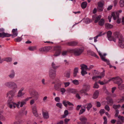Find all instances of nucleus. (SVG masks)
<instances>
[{
  "instance_id": "c03bdc74",
  "label": "nucleus",
  "mask_w": 124,
  "mask_h": 124,
  "mask_svg": "<svg viewBox=\"0 0 124 124\" xmlns=\"http://www.w3.org/2000/svg\"><path fill=\"white\" fill-rule=\"evenodd\" d=\"M118 102L120 103H121L124 101V97L123 96L121 99H118Z\"/></svg>"
},
{
  "instance_id": "f8f14e48",
  "label": "nucleus",
  "mask_w": 124,
  "mask_h": 124,
  "mask_svg": "<svg viewBox=\"0 0 124 124\" xmlns=\"http://www.w3.org/2000/svg\"><path fill=\"white\" fill-rule=\"evenodd\" d=\"M78 43L76 41H72L68 42L66 43V45L68 46H77Z\"/></svg>"
},
{
  "instance_id": "f3484780",
  "label": "nucleus",
  "mask_w": 124,
  "mask_h": 124,
  "mask_svg": "<svg viewBox=\"0 0 124 124\" xmlns=\"http://www.w3.org/2000/svg\"><path fill=\"white\" fill-rule=\"evenodd\" d=\"M61 84L60 83H58L55 85L54 86V89L56 90L59 91L61 87Z\"/></svg>"
},
{
  "instance_id": "0eeeda50",
  "label": "nucleus",
  "mask_w": 124,
  "mask_h": 124,
  "mask_svg": "<svg viewBox=\"0 0 124 124\" xmlns=\"http://www.w3.org/2000/svg\"><path fill=\"white\" fill-rule=\"evenodd\" d=\"M56 71L53 70H50L49 71V77L52 79H54L56 75Z\"/></svg>"
},
{
  "instance_id": "c85d7f7f",
  "label": "nucleus",
  "mask_w": 124,
  "mask_h": 124,
  "mask_svg": "<svg viewBox=\"0 0 124 124\" xmlns=\"http://www.w3.org/2000/svg\"><path fill=\"white\" fill-rule=\"evenodd\" d=\"M105 27L107 29L111 28L113 27L112 25L108 23H106L105 24Z\"/></svg>"
},
{
  "instance_id": "2eb2a0df",
  "label": "nucleus",
  "mask_w": 124,
  "mask_h": 124,
  "mask_svg": "<svg viewBox=\"0 0 124 124\" xmlns=\"http://www.w3.org/2000/svg\"><path fill=\"white\" fill-rule=\"evenodd\" d=\"M11 35V34H9L7 33L3 32L0 33V37L3 38L5 37H9Z\"/></svg>"
},
{
  "instance_id": "4c0bfd02",
  "label": "nucleus",
  "mask_w": 124,
  "mask_h": 124,
  "mask_svg": "<svg viewBox=\"0 0 124 124\" xmlns=\"http://www.w3.org/2000/svg\"><path fill=\"white\" fill-rule=\"evenodd\" d=\"M104 3L102 2H99L98 3V7H103Z\"/></svg>"
},
{
  "instance_id": "c9c22d12",
  "label": "nucleus",
  "mask_w": 124,
  "mask_h": 124,
  "mask_svg": "<svg viewBox=\"0 0 124 124\" xmlns=\"http://www.w3.org/2000/svg\"><path fill=\"white\" fill-rule=\"evenodd\" d=\"M26 101L25 99L23 101L20 102V107H23V105H25L26 104Z\"/></svg>"
},
{
  "instance_id": "de8ad7c7",
  "label": "nucleus",
  "mask_w": 124,
  "mask_h": 124,
  "mask_svg": "<svg viewBox=\"0 0 124 124\" xmlns=\"http://www.w3.org/2000/svg\"><path fill=\"white\" fill-rule=\"evenodd\" d=\"M109 82H108V80L106 82H105V81H104V82H103L102 81H100L99 82V83L101 85H103L105 84H107Z\"/></svg>"
},
{
  "instance_id": "bb28decb",
  "label": "nucleus",
  "mask_w": 124,
  "mask_h": 124,
  "mask_svg": "<svg viewBox=\"0 0 124 124\" xmlns=\"http://www.w3.org/2000/svg\"><path fill=\"white\" fill-rule=\"evenodd\" d=\"M78 68H76L74 69V70L73 76L74 77H76L77 75V73L78 72Z\"/></svg>"
},
{
  "instance_id": "680f3d73",
  "label": "nucleus",
  "mask_w": 124,
  "mask_h": 124,
  "mask_svg": "<svg viewBox=\"0 0 124 124\" xmlns=\"http://www.w3.org/2000/svg\"><path fill=\"white\" fill-rule=\"evenodd\" d=\"M68 52L67 51H63L62 52V55L63 56L66 55H67Z\"/></svg>"
},
{
  "instance_id": "39448f33",
  "label": "nucleus",
  "mask_w": 124,
  "mask_h": 124,
  "mask_svg": "<svg viewBox=\"0 0 124 124\" xmlns=\"http://www.w3.org/2000/svg\"><path fill=\"white\" fill-rule=\"evenodd\" d=\"M112 16L114 20H116V19H118L117 22L118 23H119L121 22L120 19H119V13L118 12H113L112 13Z\"/></svg>"
},
{
  "instance_id": "412c9836",
  "label": "nucleus",
  "mask_w": 124,
  "mask_h": 124,
  "mask_svg": "<svg viewBox=\"0 0 124 124\" xmlns=\"http://www.w3.org/2000/svg\"><path fill=\"white\" fill-rule=\"evenodd\" d=\"M107 104L110 106L112 105L114 103L113 100L111 98L108 99L107 100Z\"/></svg>"
},
{
  "instance_id": "f257e3e1",
  "label": "nucleus",
  "mask_w": 124,
  "mask_h": 124,
  "mask_svg": "<svg viewBox=\"0 0 124 124\" xmlns=\"http://www.w3.org/2000/svg\"><path fill=\"white\" fill-rule=\"evenodd\" d=\"M84 51L83 49L78 48L70 49L69 50V52L70 53H73L76 56H78L80 55Z\"/></svg>"
},
{
  "instance_id": "20e7f679",
  "label": "nucleus",
  "mask_w": 124,
  "mask_h": 124,
  "mask_svg": "<svg viewBox=\"0 0 124 124\" xmlns=\"http://www.w3.org/2000/svg\"><path fill=\"white\" fill-rule=\"evenodd\" d=\"M5 85L6 86L9 87H12L14 89L16 88L17 87L16 84L13 82H7L5 84Z\"/></svg>"
},
{
  "instance_id": "a211bd4d",
  "label": "nucleus",
  "mask_w": 124,
  "mask_h": 124,
  "mask_svg": "<svg viewBox=\"0 0 124 124\" xmlns=\"http://www.w3.org/2000/svg\"><path fill=\"white\" fill-rule=\"evenodd\" d=\"M113 35L115 37L117 38L118 39L120 37H121L122 36L119 32H114Z\"/></svg>"
},
{
  "instance_id": "58836bf2",
  "label": "nucleus",
  "mask_w": 124,
  "mask_h": 124,
  "mask_svg": "<svg viewBox=\"0 0 124 124\" xmlns=\"http://www.w3.org/2000/svg\"><path fill=\"white\" fill-rule=\"evenodd\" d=\"M108 39L110 41H113L115 42H116V39L114 38L113 36H111L110 37L108 38Z\"/></svg>"
},
{
  "instance_id": "9d476101",
  "label": "nucleus",
  "mask_w": 124,
  "mask_h": 124,
  "mask_svg": "<svg viewBox=\"0 0 124 124\" xmlns=\"http://www.w3.org/2000/svg\"><path fill=\"white\" fill-rule=\"evenodd\" d=\"M30 95L33 97V98L35 100H37L38 97V93L35 91H33L30 93Z\"/></svg>"
},
{
  "instance_id": "ea45409f",
  "label": "nucleus",
  "mask_w": 124,
  "mask_h": 124,
  "mask_svg": "<svg viewBox=\"0 0 124 124\" xmlns=\"http://www.w3.org/2000/svg\"><path fill=\"white\" fill-rule=\"evenodd\" d=\"M89 52H90L91 53L90 54L92 56L95 57H96V58L98 59L99 58V57L95 53L93 52H92L90 51H89Z\"/></svg>"
},
{
  "instance_id": "9b49d317",
  "label": "nucleus",
  "mask_w": 124,
  "mask_h": 124,
  "mask_svg": "<svg viewBox=\"0 0 124 124\" xmlns=\"http://www.w3.org/2000/svg\"><path fill=\"white\" fill-rule=\"evenodd\" d=\"M51 48L52 47L50 46H46L40 48L39 49V50L40 52H47L51 49Z\"/></svg>"
},
{
  "instance_id": "09e8293b",
  "label": "nucleus",
  "mask_w": 124,
  "mask_h": 124,
  "mask_svg": "<svg viewBox=\"0 0 124 124\" xmlns=\"http://www.w3.org/2000/svg\"><path fill=\"white\" fill-rule=\"evenodd\" d=\"M92 22V20L88 18H86V19L85 22L86 23H88Z\"/></svg>"
},
{
  "instance_id": "8fccbe9b",
  "label": "nucleus",
  "mask_w": 124,
  "mask_h": 124,
  "mask_svg": "<svg viewBox=\"0 0 124 124\" xmlns=\"http://www.w3.org/2000/svg\"><path fill=\"white\" fill-rule=\"evenodd\" d=\"M112 34V33L111 31H109L107 32V35L108 38L111 36Z\"/></svg>"
},
{
  "instance_id": "338daca9",
  "label": "nucleus",
  "mask_w": 124,
  "mask_h": 124,
  "mask_svg": "<svg viewBox=\"0 0 124 124\" xmlns=\"http://www.w3.org/2000/svg\"><path fill=\"white\" fill-rule=\"evenodd\" d=\"M99 86L97 84V83L96 82L94 84L93 87L94 88H99Z\"/></svg>"
},
{
  "instance_id": "393cba45",
  "label": "nucleus",
  "mask_w": 124,
  "mask_h": 124,
  "mask_svg": "<svg viewBox=\"0 0 124 124\" xmlns=\"http://www.w3.org/2000/svg\"><path fill=\"white\" fill-rule=\"evenodd\" d=\"M52 68L55 70L57 69L59 67V66H58L54 62L52 63Z\"/></svg>"
},
{
  "instance_id": "864d4df0",
  "label": "nucleus",
  "mask_w": 124,
  "mask_h": 124,
  "mask_svg": "<svg viewBox=\"0 0 124 124\" xmlns=\"http://www.w3.org/2000/svg\"><path fill=\"white\" fill-rule=\"evenodd\" d=\"M24 94V93H23L21 91H19L17 95L18 97H20L22 96Z\"/></svg>"
},
{
  "instance_id": "aec40b11",
  "label": "nucleus",
  "mask_w": 124,
  "mask_h": 124,
  "mask_svg": "<svg viewBox=\"0 0 124 124\" xmlns=\"http://www.w3.org/2000/svg\"><path fill=\"white\" fill-rule=\"evenodd\" d=\"M43 117L45 119H47L49 117L48 113V112H43Z\"/></svg>"
},
{
  "instance_id": "f704fd0d",
  "label": "nucleus",
  "mask_w": 124,
  "mask_h": 124,
  "mask_svg": "<svg viewBox=\"0 0 124 124\" xmlns=\"http://www.w3.org/2000/svg\"><path fill=\"white\" fill-rule=\"evenodd\" d=\"M104 23V19H101L99 22V24L101 26H103Z\"/></svg>"
},
{
  "instance_id": "ddd939ff",
  "label": "nucleus",
  "mask_w": 124,
  "mask_h": 124,
  "mask_svg": "<svg viewBox=\"0 0 124 124\" xmlns=\"http://www.w3.org/2000/svg\"><path fill=\"white\" fill-rule=\"evenodd\" d=\"M101 17V16L100 15L98 16L96 15H94L93 16L92 19L93 20H95L94 22L95 23H96L100 20Z\"/></svg>"
},
{
  "instance_id": "2f4dec72",
  "label": "nucleus",
  "mask_w": 124,
  "mask_h": 124,
  "mask_svg": "<svg viewBox=\"0 0 124 124\" xmlns=\"http://www.w3.org/2000/svg\"><path fill=\"white\" fill-rule=\"evenodd\" d=\"M120 107L121 105L120 104L118 105L114 104L113 106V108L116 110H118L117 109L119 108Z\"/></svg>"
},
{
  "instance_id": "6e6d98bb",
  "label": "nucleus",
  "mask_w": 124,
  "mask_h": 124,
  "mask_svg": "<svg viewBox=\"0 0 124 124\" xmlns=\"http://www.w3.org/2000/svg\"><path fill=\"white\" fill-rule=\"evenodd\" d=\"M14 104V103H10L9 102L8 104V106L10 108H12L13 107Z\"/></svg>"
},
{
  "instance_id": "dca6fc26",
  "label": "nucleus",
  "mask_w": 124,
  "mask_h": 124,
  "mask_svg": "<svg viewBox=\"0 0 124 124\" xmlns=\"http://www.w3.org/2000/svg\"><path fill=\"white\" fill-rule=\"evenodd\" d=\"M79 119L82 121L81 123V124H86L87 119L85 116H81Z\"/></svg>"
},
{
  "instance_id": "6ab92c4d",
  "label": "nucleus",
  "mask_w": 124,
  "mask_h": 124,
  "mask_svg": "<svg viewBox=\"0 0 124 124\" xmlns=\"http://www.w3.org/2000/svg\"><path fill=\"white\" fill-rule=\"evenodd\" d=\"M99 94V92L98 90L96 91L93 94V98L96 99L98 97Z\"/></svg>"
},
{
  "instance_id": "a878e982",
  "label": "nucleus",
  "mask_w": 124,
  "mask_h": 124,
  "mask_svg": "<svg viewBox=\"0 0 124 124\" xmlns=\"http://www.w3.org/2000/svg\"><path fill=\"white\" fill-rule=\"evenodd\" d=\"M80 66L81 67V70H87V65H84V64H82Z\"/></svg>"
},
{
  "instance_id": "5fc2aeb1",
  "label": "nucleus",
  "mask_w": 124,
  "mask_h": 124,
  "mask_svg": "<svg viewBox=\"0 0 124 124\" xmlns=\"http://www.w3.org/2000/svg\"><path fill=\"white\" fill-rule=\"evenodd\" d=\"M118 87L120 90H122L124 89V85L123 84L121 85L118 86Z\"/></svg>"
},
{
  "instance_id": "5701e85b",
  "label": "nucleus",
  "mask_w": 124,
  "mask_h": 124,
  "mask_svg": "<svg viewBox=\"0 0 124 124\" xmlns=\"http://www.w3.org/2000/svg\"><path fill=\"white\" fill-rule=\"evenodd\" d=\"M83 106V107L84 108H82V107L81 108V109L80 110L79 112V115H80L81 114H82L85 111V105H84Z\"/></svg>"
},
{
  "instance_id": "13d9d810",
  "label": "nucleus",
  "mask_w": 124,
  "mask_h": 124,
  "mask_svg": "<svg viewBox=\"0 0 124 124\" xmlns=\"http://www.w3.org/2000/svg\"><path fill=\"white\" fill-rule=\"evenodd\" d=\"M81 74L82 75L84 76L85 74H87V72L86 71L83 70H81Z\"/></svg>"
},
{
  "instance_id": "bf43d9fd",
  "label": "nucleus",
  "mask_w": 124,
  "mask_h": 124,
  "mask_svg": "<svg viewBox=\"0 0 124 124\" xmlns=\"http://www.w3.org/2000/svg\"><path fill=\"white\" fill-rule=\"evenodd\" d=\"M104 121L103 124H107V119L106 116H104L103 117Z\"/></svg>"
},
{
  "instance_id": "423d86ee",
  "label": "nucleus",
  "mask_w": 124,
  "mask_h": 124,
  "mask_svg": "<svg viewBox=\"0 0 124 124\" xmlns=\"http://www.w3.org/2000/svg\"><path fill=\"white\" fill-rule=\"evenodd\" d=\"M54 50L56 51L53 55L55 56H57L59 55L61 53V46H56L54 47Z\"/></svg>"
},
{
  "instance_id": "c756f323",
  "label": "nucleus",
  "mask_w": 124,
  "mask_h": 124,
  "mask_svg": "<svg viewBox=\"0 0 124 124\" xmlns=\"http://www.w3.org/2000/svg\"><path fill=\"white\" fill-rule=\"evenodd\" d=\"M12 32L13 34V35L15 36H17L18 32L17 29H13L12 30Z\"/></svg>"
},
{
  "instance_id": "4d7b16f0",
  "label": "nucleus",
  "mask_w": 124,
  "mask_h": 124,
  "mask_svg": "<svg viewBox=\"0 0 124 124\" xmlns=\"http://www.w3.org/2000/svg\"><path fill=\"white\" fill-rule=\"evenodd\" d=\"M56 106L58 107L59 108H62V104L60 103H57L56 104Z\"/></svg>"
},
{
  "instance_id": "774afa93",
  "label": "nucleus",
  "mask_w": 124,
  "mask_h": 124,
  "mask_svg": "<svg viewBox=\"0 0 124 124\" xmlns=\"http://www.w3.org/2000/svg\"><path fill=\"white\" fill-rule=\"evenodd\" d=\"M35 100H35L34 99H33L31 100L30 102V104L32 105L34 104L35 102Z\"/></svg>"
},
{
  "instance_id": "4be33fe9",
  "label": "nucleus",
  "mask_w": 124,
  "mask_h": 124,
  "mask_svg": "<svg viewBox=\"0 0 124 124\" xmlns=\"http://www.w3.org/2000/svg\"><path fill=\"white\" fill-rule=\"evenodd\" d=\"M85 105V107L86 106V108L88 111H89L90 109L92 107V105L90 103H87Z\"/></svg>"
},
{
  "instance_id": "052dcab7",
  "label": "nucleus",
  "mask_w": 124,
  "mask_h": 124,
  "mask_svg": "<svg viewBox=\"0 0 124 124\" xmlns=\"http://www.w3.org/2000/svg\"><path fill=\"white\" fill-rule=\"evenodd\" d=\"M105 109L108 111H109L110 110V108L108 106V105H106L105 107Z\"/></svg>"
},
{
  "instance_id": "cd10ccee",
  "label": "nucleus",
  "mask_w": 124,
  "mask_h": 124,
  "mask_svg": "<svg viewBox=\"0 0 124 124\" xmlns=\"http://www.w3.org/2000/svg\"><path fill=\"white\" fill-rule=\"evenodd\" d=\"M67 91L69 93H75V90L73 89H71L70 88H68L67 90Z\"/></svg>"
},
{
  "instance_id": "49530a36",
  "label": "nucleus",
  "mask_w": 124,
  "mask_h": 124,
  "mask_svg": "<svg viewBox=\"0 0 124 124\" xmlns=\"http://www.w3.org/2000/svg\"><path fill=\"white\" fill-rule=\"evenodd\" d=\"M68 114V112L67 110H66L64 112V115L63 116V118H65Z\"/></svg>"
},
{
  "instance_id": "6e6552de",
  "label": "nucleus",
  "mask_w": 124,
  "mask_h": 124,
  "mask_svg": "<svg viewBox=\"0 0 124 124\" xmlns=\"http://www.w3.org/2000/svg\"><path fill=\"white\" fill-rule=\"evenodd\" d=\"M118 39L119 46L120 47L123 48L124 47V40L123 36H122V37L119 38Z\"/></svg>"
},
{
  "instance_id": "a19ab883",
  "label": "nucleus",
  "mask_w": 124,
  "mask_h": 124,
  "mask_svg": "<svg viewBox=\"0 0 124 124\" xmlns=\"http://www.w3.org/2000/svg\"><path fill=\"white\" fill-rule=\"evenodd\" d=\"M118 117L120 120H121L122 122H124V117L123 116L119 115Z\"/></svg>"
},
{
  "instance_id": "a18cd8bd",
  "label": "nucleus",
  "mask_w": 124,
  "mask_h": 124,
  "mask_svg": "<svg viewBox=\"0 0 124 124\" xmlns=\"http://www.w3.org/2000/svg\"><path fill=\"white\" fill-rule=\"evenodd\" d=\"M119 3L121 7H122L124 6V0H120Z\"/></svg>"
},
{
  "instance_id": "b1692460",
  "label": "nucleus",
  "mask_w": 124,
  "mask_h": 124,
  "mask_svg": "<svg viewBox=\"0 0 124 124\" xmlns=\"http://www.w3.org/2000/svg\"><path fill=\"white\" fill-rule=\"evenodd\" d=\"M15 76V72L14 70H12L11 71V73L9 75V76L11 78H14Z\"/></svg>"
},
{
  "instance_id": "69168bd1",
  "label": "nucleus",
  "mask_w": 124,
  "mask_h": 124,
  "mask_svg": "<svg viewBox=\"0 0 124 124\" xmlns=\"http://www.w3.org/2000/svg\"><path fill=\"white\" fill-rule=\"evenodd\" d=\"M0 120L2 121H4L5 120V117L2 115H0Z\"/></svg>"
},
{
  "instance_id": "e2e57ef3",
  "label": "nucleus",
  "mask_w": 124,
  "mask_h": 124,
  "mask_svg": "<svg viewBox=\"0 0 124 124\" xmlns=\"http://www.w3.org/2000/svg\"><path fill=\"white\" fill-rule=\"evenodd\" d=\"M32 111L33 112L37 111L36 107L35 106H34L32 107Z\"/></svg>"
},
{
  "instance_id": "7ed1b4c3",
  "label": "nucleus",
  "mask_w": 124,
  "mask_h": 124,
  "mask_svg": "<svg viewBox=\"0 0 124 124\" xmlns=\"http://www.w3.org/2000/svg\"><path fill=\"white\" fill-rule=\"evenodd\" d=\"M90 86L89 84H85L83 85V89L80 91V93H83L89 91L90 89Z\"/></svg>"
},
{
  "instance_id": "603ef678",
  "label": "nucleus",
  "mask_w": 124,
  "mask_h": 124,
  "mask_svg": "<svg viewBox=\"0 0 124 124\" xmlns=\"http://www.w3.org/2000/svg\"><path fill=\"white\" fill-rule=\"evenodd\" d=\"M22 40V38L19 37H18L17 38L15 39V41L17 42H19L21 40Z\"/></svg>"
},
{
  "instance_id": "7c9ffc66",
  "label": "nucleus",
  "mask_w": 124,
  "mask_h": 124,
  "mask_svg": "<svg viewBox=\"0 0 124 124\" xmlns=\"http://www.w3.org/2000/svg\"><path fill=\"white\" fill-rule=\"evenodd\" d=\"M37 47L36 46H31L29 47L28 48V49L31 51H33L37 49Z\"/></svg>"
},
{
  "instance_id": "f03ea898",
  "label": "nucleus",
  "mask_w": 124,
  "mask_h": 124,
  "mask_svg": "<svg viewBox=\"0 0 124 124\" xmlns=\"http://www.w3.org/2000/svg\"><path fill=\"white\" fill-rule=\"evenodd\" d=\"M111 80L114 81V83L117 84L118 86L121 85V84L123 83L122 79L118 77L111 78L108 80V82H110Z\"/></svg>"
},
{
  "instance_id": "1a4fd4ad",
  "label": "nucleus",
  "mask_w": 124,
  "mask_h": 124,
  "mask_svg": "<svg viewBox=\"0 0 124 124\" xmlns=\"http://www.w3.org/2000/svg\"><path fill=\"white\" fill-rule=\"evenodd\" d=\"M99 54L100 56L101 59L102 61L104 62H106L107 64L108 65H109L110 64V63L109 60L105 59V56L106 55V54H104L102 55L101 54V53L99 52Z\"/></svg>"
},
{
  "instance_id": "473e14b6",
  "label": "nucleus",
  "mask_w": 124,
  "mask_h": 124,
  "mask_svg": "<svg viewBox=\"0 0 124 124\" xmlns=\"http://www.w3.org/2000/svg\"><path fill=\"white\" fill-rule=\"evenodd\" d=\"M87 5V2L86 1H84L82 3L81 6L82 8L83 9L85 8L86 7Z\"/></svg>"
},
{
  "instance_id": "37998d69",
  "label": "nucleus",
  "mask_w": 124,
  "mask_h": 124,
  "mask_svg": "<svg viewBox=\"0 0 124 124\" xmlns=\"http://www.w3.org/2000/svg\"><path fill=\"white\" fill-rule=\"evenodd\" d=\"M9 99L8 101V103H14V102H13L14 100L11 97L9 98Z\"/></svg>"
},
{
  "instance_id": "0e129e2a",
  "label": "nucleus",
  "mask_w": 124,
  "mask_h": 124,
  "mask_svg": "<svg viewBox=\"0 0 124 124\" xmlns=\"http://www.w3.org/2000/svg\"><path fill=\"white\" fill-rule=\"evenodd\" d=\"M119 114V110H116V114L115 115V117H118L119 116H118Z\"/></svg>"
},
{
  "instance_id": "e433bc0d",
  "label": "nucleus",
  "mask_w": 124,
  "mask_h": 124,
  "mask_svg": "<svg viewBox=\"0 0 124 124\" xmlns=\"http://www.w3.org/2000/svg\"><path fill=\"white\" fill-rule=\"evenodd\" d=\"M14 103V104L13 105V106L14 108H15L16 107V105L18 108H19V106L20 104V101L18 102L17 103Z\"/></svg>"
},
{
  "instance_id": "3c124183",
  "label": "nucleus",
  "mask_w": 124,
  "mask_h": 124,
  "mask_svg": "<svg viewBox=\"0 0 124 124\" xmlns=\"http://www.w3.org/2000/svg\"><path fill=\"white\" fill-rule=\"evenodd\" d=\"M103 7H97V9L98 11L99 12H101L103 11Z\"/></svg>"
},
{
  "instance_id": "79ce46f5",
  "label": "nucleus",
  "mask_w": 124,
  "mask_h": 124,
  "mask_svg": "<svg viewBox=\"0 0 124 124\" xmlns=\"http://www.w3.org/2000/svg\"><path fill=\"white\" fill-rule=\"evenodd\" d=\"M72 83L76 85H78L79 84V82L77 80H74L72 81Z\"/></svg>"
},
{
  "instance_id": "72a5a7b5",
  "label": "nucleus",
  "mask_w": 124,
  "mask_h": 124,
  "mask_svg": "<svg viewBox=\"0 0 124 124\" xmlns=\"http://www.w3.org/2000/svg\"><path fill=\"white\" fill-rule=\"evenodd\" d=\"M3 60L9 62L12 61V59L11 58L8 57L4 58V59Z\"/></svg>"
},
{
  "instance_id": "4468645a",
  "label": "nucleus",
  "mask_w": 124,
  "mask_h": 124,
  "mask_svg": "<svg viewBox=\"0 0 124 124\" xmlns=\"http://www.w3.org/2000/svg\"><path fill=\"white\" fill-rule=\"evenodd\" d=\"M16 91L14 90H11L8 92L7 94V96L9 98H12L14 96L15 93Z\"/></svg>"
}]
</instances>
